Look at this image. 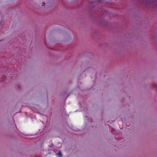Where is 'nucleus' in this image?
I'll list each match as a JSON object with an SVG mask.
<instances>
[{
	"label": "nucleus",
	"mask_w": 157,
	"mask_h": 157,
	"mask_svg": "<svg viewBox=\"0 0 157 157\" xmlns=\"http://www.w3.org/2000/svg\"><path fill=\"white\" fill-rule=\"evenodd\" d=\"M53 146V144L52 143H51L50 145H49V147H52Z\"/></svg>",
	"instance_id": "obj_4"
},
{
	"label": "nucleus",
	"mask_w": 157,
	"mask_h": 157,
	"mask_svg": "<svg viewBox=\"0 0 157 157\" xmlns=\"http://www.w3.org/2000/svg\"><path fill=\"white\" fill-rule=\"evenodd\" d=\"M57 155L59 156V157H61L62 156V154L61 152H59L57 154Z\"/></svg>",
	"instance_id": "obj_2"
},
{
	"label": "nucleus",
	"mask_w": 157,
	"mask_h": 157,
	"mask_svg": "<svg viewBox=\"0 0 157 157\" xmlns=\"http://www.w3.org/2000/svg\"><path fill=\"white\" fill-rule=\"evenodd\" d=\"M146 2H147V1Z\"/></svg>",
	"instance_id": "obj_6"
},
{
	"label": "nucleus",
	"mask_w": 157,
	"mask_h": 157,
	"mask_svg": "<svg viewBox=\"0 0 157 157\" xmlns=\"http://www.w3.org/2000/svg\"><path fill=\"white\" fill-rule=\"evenodd\" d=\"M150 4L152 3L154 5L157 4V0H150Z\"/></svg>",
	"instance_id": "obj_1"
},
{
	"label": "nucleus",
	"mask_w": 157,
	"mask_h": 157,
	"mask_svg": "<svg viewBox=\"0 0 157 157\" xmlns=\"http://www.w3.org/2000/svg\"><path fill=\"white\" fill-rule=\"evenodd\" d=\"M101 0H97V1L98 2H101Z\"/></svg>",
	"instance_id": "obj_5"
},
{
	"label": "nucleus",
	"mask_w": 157,
	"mask_h": 157,
	"mask_svg": "<svg viewBox=\"0 0 157 157\" xmlns=\"http://www.w3.org/2000/svg\"><path fill=\"white\" fill-rule=\"evenodd\" d=\"M45 2H43L42 3V6H45Z\"/></svg>",
	"instance_id": "obj_3"
}]
</instances>
